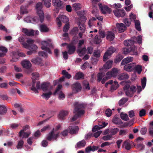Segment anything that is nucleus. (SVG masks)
Wrapping results in <instances>:
<instances>
[{"instance_id": "1", "label": "nucleus", "mask_w": 153, "mask_h": 153, "mask_svg": "<svg viewBox=\"0 0 153 153\" xmlns=\"http://www.w3.org/2000/svg\"><path fill=\"white\" fill-rule=\"evenodd\" d=\"M75 107L74 113H76L74 115L71 119L72 121H75L81 115L84 114L85 111L84 110L85 108V105L83 103H80L76 102L74 103Z\"/></svg>"}, {"instance_id": "2", "label": "nucleus", "mask_w": 153, "mask_h": 153, "mask_svg": "<svg viewBox=\"0 0 153 153\" xmlns=\"http://www.w3.org/2000/svg\"><path fill=\"white\" fill-rule=\"evenodd\" d=\"M42 4L41 2H39L36 4V13L37 15L39 16V18L37 17H34L33 20L36 23L38 22L39 21L41 23H42L44 21V14L43 11L42 10Z\"/></svg>"}, {"instance_id": "3", "label": "nucleus", "mask_w": 153, "mask_h": 153, "mask_svg": "<svg viewBox=\"0 0 153 153\" xmlns=\"http://www.w3.org/2000/svg\"><path fill=\"white\" fill-rule=\"evenodd\" d=\"M136 88L133 85L130 86L127 84L124 86L123 90L126 96L130 97H132L136 91Z\"/></svg>"}, {"instance_id": "4", "label": "nucleus", "mask_w": 153, "mask_h": 153, "mask_svg": "<svg viewBox=\"0 0 153 153\" xmlns=\"http://www.w3.org/2000/svg\"><path fill=\"white\" fill-rule=\"evenodd\" d=\"M118 72V70L117 68H114L111 71L107 72L106 76L102 79V83L103 84H104L105 81L110 79V77L112 76H116Z\"/></svg>"}, {"instance_id": "5", "label": "nucleus", "mask_w": 153, "mask_h": 153, "mask_svg": "<svg viewBox=\"0 0 153 153\" xmlns=\"http://www.w3.org/2000/svg\"><path fill=\"white\" fill-rule=\"evenodd\" d=\"M116 51V49L113 47H111L107 50L106 52L105 53L103 57V61H105L109 59L108 56L112 54Z\"/></svg>"}, {"instance_id": "6", "label": "nucleus", "mask_w": 153, "mask_h": 153, "mask_svg": "<svg viewBox=\"0 0 153 153\" xmlns=\"http://www.w3.org/2000/svg\"><path fill=\"white\" fill-rule=\"evenodd\" d=\"M41 45L42 46L41 47V49L43 50L46 51L49 54H51L52 52L51 50L48 47H51V44L46 41H43L42 42Z\"/></svg>"}, {"instance_id": "7", "label": "nucleus", "mask_w": 153, "mask_h": 153, "mask_svg": "<svg viewBox=\"0 0 153 153\" xmlns=\"http://www.w3.org/2000/svg\"><path fill=\"white\" fill-rule=\"evenodd\" d=\"M54 128H53V130L49 132L48 135H47L46 137L47 140L51 141L53 139L56 140V138H58L59 136V134L56 133V134H54Z\"/></svg>"}, {"instance_id": "8", "label": "nucleus", "mask_w": 153, "mask_h": 153, "mask_svg": "<svg viewBox=\"0 0 153 153\" xmlns=\"http://www.w3.org/2000/svg\"><path fill=\"white\" fill-rule=\"evenodd\" d=\"M98 5H99V8L102 13L104 14H106V13H110L111 12V9L107 6H103L101 3H100Z\"/></svg>"}, {"instance_id": "9", "label": "nucleus", "mask_w": 153, "mask_h": 153, "mask_svg": "<svg viewBox=\"0 0 153 153\" xmlns=\"http://www.w3.org/2000/svg\"><path fill=\"white\" fill-rule=\"evenodd\" d=\"M113 13L114 15L118 17H123L126 15L125 11L123 9L114 10Z\"/></svg>"}, {"instance_id": "10", "label": "nucleus", "mask_w": 153, "mask_h": 153, "mask_svg": "<svg viewBox=\"0 0 153 153\" xmlns=\"http://www.w3.org/2000/svg\"><path fill=\"white\" fill-rule=\"evenodd\" d=\"M62 87V85H58V87H57L55 91L53 93V95H55L56 94H59V98L60 99L63 98L65 97V95L62 92L60 91Z\"/></svg>"}, {"instance_id": "11", "label": "nucleus", "mask_w": 153, "mask_h": 153, "mask_svg": "<svg viewBox=\"0 0 153 153\" xmlns=\"http://www.w3.org/2000/svg\"><path fill=\"white\" fill-rule=\"evenodd\" d=\"M136 65L135 63H131L130 64L125 65L124 67V70L126 71L131 72L134 70V67Z\"/></svg>"}, {"instance_id": "12", "label": "nucleus", "mask_w": 153, "mask_h": 153, "mask_svg": "<svg viewBox=\"0 0 153 153\" xmlns=\"http://www.w3.org/2000/svg\"><path fill=\"white\" fill-rule=\"evenodd\" d=\"M67 49L68 50V53L69 54L71 55L74 53L76 50V47L71 43L68 45L67 46Z\"/></svg>"}, {"instance_id": "13", "label": "nucleus", "mask_w": 153, "mask_h": 153, "mask_svg": "<svg viewBox=\"0 0 153 153\" xmlns=\"http://www.w3.org/2000/svg\"><path fill=\"white\" fill-rule=\"evenodd\" d=\"M108 124V123H105L104 122H102L101 123H100V124L99 125L100 126L95 125L94 126L92 129V131L93 132H94L100 130L102 128L105 127Z\"/></svg>"}, {"instance_id": "14", "label": "nucleus", "mask_w": 153, "mask_h": 153, "mask_svg": "<svg viewBox=\"0 0 153 153\" xmlns=\"http://www.w3.org/2000/svg\"><path fill=\"white\" fill-rule=\"evenodd\" d=\"M73 91L74 92H78L82 89V87L79 82L74 83L72 86Z\"/></svg>"}, {"instance_id": "15", "label": "nucleus", "mask_w": 153, "mask_h": 153, "mask_svg": "<svg viewBox=\"0 0 153 153\" xmlns=\"http://www.w3.org/2000/svg\"><path fill=\"white\" fill-rule=\"evenodd\" d=\"M136 39V37L134 36L131 38L130 39L124 40V44L126 46H129L131 45V46H134L133 44L135 42L134 39Z\"/></svg>"}, {"instance_id": "16", "label": "nucleus", "mask_w": 153, "mask_h": 153, "mask_svg": "<svg viewBox=\"0 0 153 153\" xmlns=\"http://www.w3.org/2000/svg\"><path fill=\"white\" fill-rule=\"evenodd\" d=\"M22 32L27 36H33L34 34V31L33 30H29L26 28H23Z\"/></svg>"}, {"instance_id": "17", "label": "nucleus", "mask_w": 153, "mask_h": 153, "mask_svg": "<svg viewBox=\"0 0 153 153\" xmlns=\"http://www.w3.org/2000/svg\"><path fill=\"white\" fill-rule=\"evenodd\" d=\"M69 133L71 134H74L77 133L79 130V127L78 126H69L67 129Z\"/></svg>"}, {"instance_id": "18", "label": "nucleus", "mask_w": 153, "mask_h": 153, "mask_svg": "<svg viewBox=\"0 0 153 153\" xmlns=\"http://www.w3.org/2000/svg\"><path fill=\"white\" fill-rule=\"evenodd\" d=\"M116 27L119 33L124 32L126 28V25L123 23H117Z\"/></svg>"}, {"instance_id": "19", "label": "nucleus", "mask_w": 153, "mask_h": 153, "mask_svg": "<svg viewBox=\"0 0 153 153\" xmlns=\"http://www.w3.org/2000/svg\"><path fill=\"white\" fill-rule=\"evenodd\" d=\"M22 65L23 68L28 69L31 68V63L30 62L27 60H25L22 62Z\"/></svg>"}, {"instance_id": "20", "label": "nucleus", "mask_w": 153, "mask_h": 153, "mask_svg": "<svg viewBox=\"0 0 153 153\" xmlns=\"http://www.w3.org/2000/svg\"><path fill=\"white\" fill-rule=\"evenodd\" d=\"M31 62L33 64L42 66L43 65V63L42 62V59L41 58L37 57L36 58L32 59Z\"/></svg>"}, {"instance_id": "21", "label": "nucleus", "mask_w": 153, "mask_h": 153, "mask_svg": "<svg viewBox=\"0 0 153 153\" xmlns=\"http://www.w3.org/2000/svg\"><path fill=\"white\" fill-rule=\"evenodd\" d=\"M133 60V57H128L124 58L121 63L122 65H124L128 63L129 62H132Z\"/></svg>"}, {"instance_id": "22", "label": "nucleus", "mask_w": 153, "mask_h": 153, "mask_svg": "<svg viewBox=\"0 0 153 153\" xmlns=\"http://www.w3.org/2000/svg\"><path fill=\"white\" fill-rule=\"evenodd\" d=\"M115 37V35L113 32L111 31L107 32L106 34V39L107 40L111 41L113 40Z\"/></svg>"}, {"instance_id": "23", "label": "nucleus", "mask_w": 153, "mask_h": 153, "mask_svg": "<svg viewBox=\"0 0 153 153\" xmlns=\"http://www.w3.org/2000/svg\"><path fill=\"white\" fill-rule=\"evenodd\" d=\"M68 114V111H62L59 112L58 115L59 119L60 120H64V117L67 116Z\"/></svg>"}, {"instance_id": "24", "label": "nucleus", "mask_w": 153, "mask_h": 153, "mask_svg": "<svg viewBox=\"0 0 153 153\" xmlns=\"http://www.w3.org/2000/svg\"><path fill=\"white\" fill-rule=\"evenodd\" d=\"M50 83L48 82H44L42 84L41 88L44 91H47L50 86Z\"/></svg>"}, {"instance_id": "25", "label": "nucleus", "mask_w": 153, "mask_h": 153, "mask_svg": "<svg viewBox=\"0 0 153 153\" xmlns=\"http://www.w3.org/2000/svg\"><path fill=\"white\" fill-rule=\"evenodd\" d=\"M128 78L129 76L128 74L126 73H121L118 76V79L120 80L127 79Z\"/></svg>"}, {"instance_id": "26", "label": "nucleus", "mask_w": 153, "mask_h": 153, "mask_svg": "<svg viewBox=\"0 0 153 153\" xmlns=\"http://www.w3.org/2000/svg\"><path fill=\"white\" fill-rule=\"evenodd\" d=\"M7 108L4 105H0V115H4L7 112Z\"/></svg>"}, {"instance_id": "27", "label": "nucleus", "mask_w": 153, "mask_h": 153, "mask_svg": "<svg viewBox=\"0 0 153 153\" xmlns=\"http://www.w3.org/2000/svg\"><path fill=\"white\" fill-rule=\"evenodd\" d=\"M18 40L19 42H21V44L23 47L25 48H28V44H27V43L25 42V38L22 36H20L18 39Z\"/></svg>"}, {"instance_id": "28", "label": "nucleus", "mask_w": 153, "mask_h": 153, "mask_svg": "<svg viewBox=\"0 0 153 153\" xmlns=\"http://www.w3.org/2000/svg\"><path fill=\"white\" fill-rule=\"evenodd\" d=\"M58 18L61 21L63 22L64 23H66L69 21V19L68 17L65 15H62L59 16Z\"/></svg>"}, {"instance_id": "29", "label": "nucleus", "mask_w": 153, "mask_h": 153, "mask_svg": "<svg viewBox=\"0 0 153 153\" xmlns=\"http://www.w3.org/2000/svg\"><path fill=\"white\" fill-rule=\"evenodd\" d=\"M113 62L111 60H109L106 62V64L104 65L103 68L105 69H109L111 68Z\"/></svg>"}, {"instance_id": "30", "label": "nucleus", "mask_w": 153, "mask_h": 153, "mask_svg": "<svg viewBox=\"0 0 153 153\" xmlns=\"http://www.w3.org/2000/svg\"><path fill=\"white\" fill-rule=\"evenodd\" d=\"M40 30L42 32H47L49 31V29L46 25L42 24L40 25Z\"/></svg>"}, {"instance_id": "31", "label": "nucleus", "mask_w": 153, "mask_h": 153, "mask_svg": "<svg viewBox=\"0 0 153 153\" xmlns=\"http://www.w3.org/2000/svg\"><path fill=\"white\" fill-rule=\"evenodd\" d=\"M52 2L54 6L60 7L62 4V2L59 0H52Z\"/></svg>"}, {"instance_id": "32", "label": "nucleus", "mask_w": 153, "mask_h": 153, "mask_svg": "<svg viewBox=\"0 0 153 153\" xmlns=\"http://www.w3.org/2000/svg\"><path fill=\"white\" fill-rule=\"evenodd\" d=\"M74 78L76 80H79L80 79H84V74L82 72H78L75 74L74 76Z\"/></svg>"}, {"instance_id": "33", "label": "nucleus", "mask_w": 153, "mask_h": 153, "mask_svg": "<svg viewBox=\"0 0 153 153\" xmlns=\"http://www.w3.org/2000/svg\"><path fill=\"white\" fill-rule=\"evenodd\" d=\"M135 49V47L134 46H131L130 48H126L123 49V53L125 54H126L130 52L131 51H134Z\"/></svg>"}, {"instance_id": "34", "label": "nucleus", "mask_w": 153, "mask_h": 153, "mask_svg": "<svg viewBox=\"0 0 153 153\" xmlns=\"http://www.w3.org/2000/svg\"><path fill=\"white\" fill-rule=\"evenodd\" d=\"M112 122L118 125H121L123 123V122L121 119L118 117H114L112 120Z\"/></svg>"}, {"instance_id": "35", "label": "nucleus", "mask_w": 153, "mask_h": 153, "mask_svg": "<svg viewBox=\"0 0 153 153\" xmlns=\"http://www.w3.org/2000/svg\"><path fill=\"white\" fill-rule=\"evenodd\" d=\"M86 144V142L84 140H82L77 143V146L78 148H80L85 147Z\"/></svg>"}, {"instance_id": "36", "label": "nucleus", "mask_w": 153, "mask_h": 153, "mask_svg": "<svg viewBox=\"0 0 153 153\" xmlns=\"http://www.w3.org/2000/svg\"><path fill=\"white\" fill-rule=\"evenodd\" d=\"M25 48L28 49L30 51H34L36 52L37 48V46L35 44L29 45L28 44V48Z\"/></svg>"}, {"instance_id": "37", "label": "nucleus", "mask_w": 153, "mask_h": 153, "mask_svg": "<svg viewBox=\"0 0 153 153\" xmlns=\"http://www.w3.org/2000/svg\"><path fill=\"white\" fill-rule=\"evenodd\" d=\"M125 146V148L126 150H129L131 148V146L130 143L126 141H124L123 145V146Z\"/></svg>"}, {"instance_id": "38", "label": "nucleus", "mask_w": 153, "mask_h": 153, "mask_svg": "<svg viewBox=\"0 0 153 153\" xmlns=\"http://www.w3.org/2000/svg\"><path fill=\"white\" fill-rule=\"evenodd\" d=\"M62 74L66 78L69 79L71 77V75L69 74L68 72L66 71L65 70H63L62 72Z\"/></svg>"}, {"instance_id": "39", "label": "nucleus", "mask_w": 153, "mask_h": 153, "mask_svg": "<svg viewBox=\"0 0 153 153\" xmlns=\"http://www.w3.org/2000/svg\"><path fill=\"white\" fill-rule=\"evenodd\" d=\"M31 134V132L30 131L27 132H24L22 133L21 136L19 137H22V138H26L28 137Z\"/></svg>"}, {"instance_id": "40", "label": "nucleus", "mask_w": 153, "mask_h": 153, "mask_svg": "<svg viewBox=\"0 0 153 153\" xmlns=\"http://www.w3.org/2000/svg\"><path fill=\"white\" fill-rule=\"evenodd\" d=\"M52 94V92L51 91H50L48 93L43 94L42 96L43 98H46L47 100H48V99L51 97Z\"/></svg>"}, {"instance_id": "41", "label": "nucleus", "mask_w": 153, "mask_h": 153, "mask_svg": "<svg viewBox=\"0 0 153 153\" xmlns=\"http://www.w3.org/2000/svg\"><path fill=\"white\" fill-rule=\"evenodd\" d=\"M119 131V129L118 128H111L110 130V133L111 135H114Z\"/></svg>"}, {"instance_id": "42", "label": "nucleus", "mask_w": 153, "mask_h": 153, "mask_svg": "<svg viewBox=\"0 0 153 153\" xmlns=\"http://www.w3.org/2000/svg\"><path fill=\"white\" fill-rule=\"evenodd\" d=\"M105 75V73L100 72L97 74V81L100 82L101 81L102 78Z\"/></svg>"}, {"instance_id": "43", "label": "nucleus", "mask_w": 153, "mask_h": 153, "mask_svg": "<svg viewBox=\"0 0 153 153\" xmlns=\"http://www.w3.org/2000/svg\"><path fill=\"white\" fill-rule=\"evenodd\" d=\"M32 76H33V82L35 83V81L36 80H37L39 79V74L37 73L34 72L32 74Z\"/></svg>"}, {"instance_id": "44", "label": "nucleus", "mask_w": 153, "mask_h": 153, "mask_svg": "<svg viewBox=\"0 0 153 153\" xmlns=\"http://www.w3.org/2000/svg\"><path fill=\"white\" fill-rule=\"evenodd\" d=\"M119 135L120 136H124L126 135L128 133V131L126 129H121L119 130Z\"/></svg>"}, {"instance_id": "45", "label": "nucleus", "mask_w": 153, "mask_h": 153, "mask_svg": "<svg viewBox=\"0 0 153 153\" xmlns=\"http://www.w3.org/2000/svg\"><path fill=\"white\" fill-rule=\"evenodd\" d=\"M142 67L140 65H135L134 68V70H135L136 72H137L138 74H140L142 71Z\"/></svg>"}, {"instance_id": "46", "label": "nucleus", "mask_w": 153, "mask_h": 153, "mask_svg": "<svg viewBox=\"0 0 153 153\" xmlns=\"http://www.w3.org/2000/svg\"><path fill=\"white\" fill-rule=\"evenodd\" d=\"M89 82L87 81H84L83 83V88L85 89L89 90L90 89V87L89 86Z\"/></svg>"}, {"instance_id": "47", "label": "nucleus", "mask_w": 153, "mask_h": 153, "mask_svg": "<svg viewBox=\"0 0 153 153\" xmlns=\"http://www.w3.org/2000/svg\"><path fill=\"white\" fill-rule=\"evenodd\" d=\"M123 56L121 55H118L116 56V59L115 60V63H117L121 61V60L123 59Z\"/></svg>"}, {"instance_id": "48", "label": "nucleus", "mask_w": 153, "mask_h": 153, "mask_svg": "<svg viewBox=\"0 0 153 153\" xmlns=\"http://www.w3.org/2000/svg\"><path fill=\"white\" fill-rule=\"evenodd\" d=\"M85 50L86 48L84 47L82 49H78V52L79 53L80 56V54H81L82 55H83L85 53Z\"/></svg>"}, {"instance_id": "49", "label": "nucleus", "mask_w": 153, "mask_h": 153, "mask_svg": "<svg viewBox=\"0 0 153 153\" xmlns=\"http://www.w3.org/2000/svg\"><path fill=\"white\" fill-rule=\"evenodd\" d=\"M128 101V99L123 97L119 101V105L120 106H122V105L124 104L125 103Z\"/></svg>"}, {"instance_id": "50", "label": "nucleus", "mask_w": 153, "mask_h": 153, "mask_svg": "<svg viewBox=\"0 0 153 153\" xmlns=\"http://www.w3.org/2000/svg\"><path fill=\"white\" fill-rule=\"evenodd\" d=\"M121 117L122 120L125 121H127L128 120V117L127 114H121Z\"/></svg>"}, {"instance_id": "51", "label": "nucleus", "mask_w": 153, "mask_h": 153, "mask_svg": "<svg viewBox=\"0 0 153 153\" xmlns=\"http://www.w3.org/2000/svg\"><path fill=\"white\" fill-rule=\"evenodd\" d=\"M24 144V142L22 140H20L18 143L16 148L18 149H22L23 145Z\"/></svg>"}, {"instance_id": "52", "label": "nucleus", "mask_w": 153, "mask_h": 153, "mask_svg": "<svg viewBox=\"0 0 153 153\" xmlns=\"http://www.w3.org/2000/svg\"><path fill=\"white\" fill-rule=\"evenodd\" d=\"M29 128V126L28 125H27L23 127V129L21 130L19 132V136H21L22 133L24 132H25L26 130L28 129Z\"/></svg>"}, {"instance_id": "53", "label": "nucleus", "mask_w": 153, "mask_h": 153, "mask_svg": "<svg viewBox=\"0 0 153 153\" xmlns=\"http://www.w3.org/2000/svg\"><path fill=\"white\" fill-rule=\"evenodd\" d=\"M105 113L107 117H109L112 114V111L111 109L108 108L105 110Z\"/></svg>"}, {"instance_id": "54", "label": "nucleus", "mask_w": 153, "mask_h": 153, "mask_svg": "<svg viewBox=\"0 0 153 153\" xmlns=\"http://www.w3.org/2000/svg\"><path fill=\"white\" fill-rule=\"evenodd\" d=\"M72 7L74 10L77 11L79 10L80 8V4H73Z\"/></svg>"}, {"instance_id": "55", "label": "nucleus", "mask_w": 153, "mask_h": 153, "mask_svg": "<svg viewBox=\"0 0 153 153\" xmlns=\"http://www.w3.org/2000/svg\"><path fill=\"white\" fill-rule=\"evenodd\" d=\"M123 21L124 23L125 24L126 26H129L130 25L131 22L130 19H128V18H126L124 19Z\"/></svg>"}, {"instance_id": "56", "label": "nucleus", "mask_w": 153, "mask_h": 153, "mask_svg": "<svg viewBox=\"0 0 153 153\" xmlns=\"http://www.w3.org/2000/svg\"><path fill=\"white\" fill-rule=\"evenodd\" d=\"M94 41L96 43V44H98L101 42V40L100 39L99 36L97 35L95 37Z\"/></svg>"}, {"instance_id": "57", "label": "nucleus", "mask_w": 153, "mask_h": 153, "mask_svg": "<svg viewBox=\"0 0 153 153\" xmlns=\"http://www.w3.org/2000/svg\"><path fill=\"white\" fill-rule=\"evenodd\" d=\"M146 78L145 77H144L142 79H141V85H142L143 89H144L145 87L146 84Z\"/></svg>"}, {"instance_id": "58", "label": "nucleus", "mask_w": 153, "mask_h": 153, "mask_svg": "<svg viewBox=\"0 0 153 153\" xmlns=\"http://www.w3.org/2000/svg\"><path fill=\"white\" fill-rule=\"evenodd\" d=\"M78 31V30L77 27H75L71 30V33L73 35H76L77 34Z\"/></svg>"}, {"instance_id": "59", "label": "nucleus", "mask_w": 153, "mask_h": 153, "mask_svg": "<svg viewBox=\"0 0 153 153\" xmlns=\"http://www.w3.org/2000/svg\"><path fill=\"white\" fill-rule=\"evenodd\" d=\"M39 55L46 58H47L48 56L47 53L43 51L39 52Z\"/></svg>"}, {"instance_id": "60", "label": "nucleus", "mask_w": 153, "mask_h": 153, "mask_svg": "<svg viewBox=\"0 0 153 153\" xmlns=\"http://www.w3.org/2000/svg\"><path fill=\"white\" fill-rule=\"evenodd\" d=\"M78 25H79V27L80 29V30H82V31H84L85 29V25L83 23H82L81 22H79V24H78Z\"/></svg>"}, {"instance_id": "61", "label": "nucleus", "mask_w": 153, "mask_h": 153, "mask_svg": "<svg viewBox=\"0 0 153 153\" xmlns=\"http://www.w3.org/2000/svg\"><path fill=\"white\" fill-rule=\"evenodd\" d=\"M51 0H45L44 4L47 8H49L51 6Z\"/></svg>"}, {"instance_id": "62", "label": "nucleus", "mask_w": 153, "mask_h": 153, "mask_svg": "<svg viewBox=\"0 0 153 153\" xmlns=\"http://www.w3.org/2000/svg\"><path fill=\"white\" fill-rule=\"evenodd\" d=\"M24 7L23 6H22L20 9V14L21 15H24L27 13V11L24 9Z\"/></svg>"}, {"instance_id": "63", "label": "nucleus", "mask_w": 153, "mask_h": 153, "mask_svg": "<svg viewBox=\"0 0 153 153\" xmlns=\"http://www.w3.org/2000/svg\"><path fill=\"white\" fill-rule=\"evenodd\" d=\"M146 114V111L144 109H142L140 110L139 113V115L140 117H143Z\"/></svg>"}, {"instance_id": "64", "label": "nucleus", "mask_w": 153, "mask_h": 153, "mask_svg": "<svg viewBox=\"0 0 153 153\" xmlns=\"http://www.w3.org/2000/svg\"><path fill=\"white\" fill-rule=\"evenodd\" d=\"M70 28V27L69 26V23H67L65 24V26L63 28V31L64 32H68L69 28Z\"/></svg>"}]
</instances>
